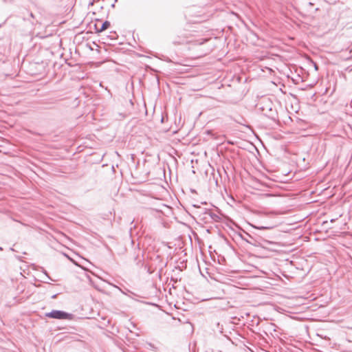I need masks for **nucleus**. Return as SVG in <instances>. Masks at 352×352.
Instances as JSON below:
<instances>
[{
  "label": "nucleus",
  "instance_id": "obj_3",
  "mask_svg": "<svg viewBox=\"0 0 352 352\" xmlns=\"http://www.w3.org/2000/svg\"><path fill=\"white\" fill-rule=\"evenodd\" d=\"M255 228L258 230H270L273 228V226H254Z\"/></svg>",
  "mask_w": 352,
  "mask_h": 352
},
{
  "label": "nucleus",
  "instance_id": "obj_1",
  "mask_svg": "<svg viewBox=\"0 0 352 352\" xmlns=\"http://www.w3.org/2000/svg\"><path fill=\"white\" fill-rule=\"evenodd\" d=\"M45 316L50 318H55L60 320L72 318V314L60 310H52L50 312L46 313Z\"/></svg>",
  "mask_w": 352,
  "mask_h": 352
},
{
  "label": "nucleus",
  "instance_id": "obj_2",
  "mask_svg": "<svg viewBox=\"0 0 352 352\" xmlns=\"http://www.w3.org/2000/svg\"><path fill=\"white\" fill-rule=\"evenodd\" d=\"M110 25V23L109 21H105L104 22L102 25H101V28L98 30L99 32H102L104 30H105L106 29H107Z\"/></svg>",
  "mask_w": 352,
  "mask_h": 352
},
{
  "label": "nucleus",
  "instance_id": "obj_5",
  "mask_svg": "<svg viewBox=\"0 0 352 352\" xmlns=\"http://www.w3.org/2000/svg\"><path fill=\"white\" fill-rule=\"evenodd\" d=\"M0 250H2V248L0 247Z\"/></svg>",
  "mask_w": 352,
  "mask_h": 352
},
{
  "label": "nucleus",
  "instance_id": "obj_4",
  "mask_svg": "<svg viewBox=\"0 0 352 352\" xmlns=\"http://www.w3.org/2000/svg\"><path fill=\"white\" fill-rule=\"evenodd\" d=\"M3 2H5V3L7 1V0H3Z\"/></svg>",
  "mask_w": 352,
  "mask_h": 352
}]
</instances>
